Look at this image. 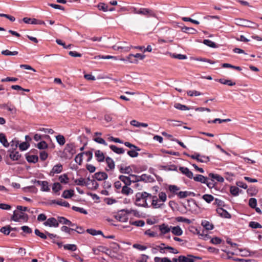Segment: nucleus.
<instances>
[{"label": "nucleus", "instance_id": "obj_36", "mask_svg": "<svg viewBox=\"0 0 262 262\" xmlns=\"http://www.w3.org/2000/svg\"><path fill=\"white\" fill-rule=\"evenodd\" d=\"M62 188V186L58 182L54 183L52 186V190L54 193L58 192L59 191L61 190Z\"/></svg>", "mask_w": 262, "mask_h": 262}, {"label": "nucleus", "instance_id": "obj_21", "mask_svg": "<svg viewBox=\"0 0 262 262\" xmlns=\"http://www.w3.org/2000/svg\"><path fill=\"white\" fill-rule=\"evenodd\" d=\"M95 156L97 158V160L99 162L104 161L105 159L104 154L100 150H97L95 151Z\"/></svg>", "mask_w": 262, "mask_h": 262}, {"label": "nucleus", "instance_id": "obj_15", "mask_svg": "<svg viewBox=\"0 0 262 262\" xmlns=\"http://www.w3.org/2000/svg\"><path fill=\"white\" fill-rule=\"evenodd\" d=\"M118 178L120 181L122 182L124 184V185H130L132 184L130 175L128 177L124 175H120L119 176Z\"/></svg>", "mask_w": 262, "mask_h": 262}, {"label": "nucleus", "instance_id": "obj_7", "mask_svg": "<svg viewBox=\"0 0 262 262\" xmlns=\"http://www.w3.org/2000/svg\"><path fill=\"white\" fill-rule=\"evenodd\" d=\"M58 220H57L54 217H50L48 219L46 222H45L43 224L46 226H49L50 227H57L59 226Z\"/></svg>", "mask_w": 262, "mask_h": 262}, {"label": "nucleus", "instance_id": "obj_40", "mask_svg": "<svg viewBox=\"0 0 262 262\" xmlns=\"http://www.w3.org/2000/svg\"><path fill=\"white\" fill-rule=\"evenodd\" d=\"M65 250H68L71 251H74L77 249V246L75 244H67L63 246Z\"/></svg>", "mask_w": 262, "mask_h": 262}, {"label": "nucleus", "instance_id": "obj_50", "mask_svg": "<svg viewBox=\"0 0 262 262\" xmlns=\"http://www.w3.org/2000/svg\"><path fill=\"white\" fill-rule=\"evenodd\" d=\"M249 226L253 229L262 228V226L259 223L253 221L250 222L249 223Z\"/></svg>", "mask_w": 262, "mask_h": 262}, {"label": "nucleus", "instance_id": "obj_30", "mask_svg": "<svg viewBox=\"0 0 262 262\" xmlns=\"http://www.w3.org/2000/svg\"><path fill=\"white\" fill-rule=\"evenodd\" d=\"M153 180V178L149 175L146 174H143L140 176V181H143L145 182H150Z\"/></svg>", "mask_w": 262, "mask_h": 262}, {"label": "nucleus", "instance_id": "obj_49", "mask_svg": "<svg viewBox=\"0 0 262 262\" xmlns=\"http://www.w3.org/2000/svg\"><path fill=\"white\" fill-rule=\"evenodd\" d=\"M98 8L100 10H102L104 12H107L108 11V6L107 5L104 3H100L98 5Z\"/></svg>", "mask_w": 262, "mask_h": 262}, {"label": "nucleus", "instance_id": "obj_32", "mask_svg": "<svg viewBox=\"0 0 262 262\" xmlns=\"http://www.w3.org/2000/svg\"><path fill=\"white\" fill-rule=\"evenodd\" d=\"M201 224L207 230H212L214 227L213 225L212 224L205 220L202 221Z\"/></svg>", "mask_w": 262, "mask_h": 262}, {"label": "nucleus", "instance_id": "obj_37", "mask_svg": "<svg viewBox=\"0 0 262 262\" xmlns=\"http://www.w3.org/2000/svg\"><path fill=\"white\" fill-rule=\"evenodd\" d=\"M41 191H49L50 188L49 187V183L46 181H43L41 183Z\"/></svg>", "mask_w": 262, "mask_h": 262}, {"label": "nucleus", "instance_id": "obj_35", "mask_svg": "<svg viewBox=\"0 0 262 262\" xmlns=\"http://www.w3.org/2000/svg\"><path fill=\"white\" fill-rule=\"evenodd\" d=\"M218 81L219 82H220L221 83H222V84H227V85H229V86H233V85H235V82H232L230 80H226V79H220L218 80Z\"/></svg>", "mask_w": 262, "mask_h": 262}, {"label": "nucleus", "instance_id": "obj_43", "mask_svg": "<svg viewBox=\"0 0 262 262\" xmlns=\"http://www.w3.org/2000/svg\"><path fill=\"white\" fill-rule=\"evenodd\" d=\"M174 107L182 111L189 110L190 108L186 105L182 104L179 103H176L174 104Z\"/></svg>", "mask_w": 262, "mask_h": 262}, {"label": "nucleus", "instance_id": "obj_58", "mask_svg": "<svg viewBox=\"0 0 262 262\" xmlns=\"http://www.w3.org/2000/svg\"><path fill=\"white\" fill-rule=\"evenodd\" d=\"M249 205L252 208H254L257 205V200L255 198H250L249 200Z\"/></svg>", "mask_w": 262, "mask_h": 262}, {"label": "nucleus", "instance_id": "obj_46", "mask_svg": "<svg viewBox=\"0 0 262 262\" xmlns=\"http://www.w3.org/2000/svg\"><path fill=\"white\" fill-rule=\"evenodd\" d=\"M239 189L235 186H231L230 188V193L234 196H237L239 194Z\"/></svg>", "mask_w": 262, "mask_h": 262}, {"label": "nucleus", "instance_id": "obj_18", "mask_svg": "<svg viewBox=\"0 0 262 262\" xmlns=\"http://www.w3.org/2000/svg\"><path fill=\"white\" fill-rule=\"evenodd\" d=\"M26 158L29 163H36L38 161V157L36 155H26Z\"/></svg>", "mask_w": 262, "mask_h": 262}, {"label": "nucleus", "instance_id": "obj_56", "mask_svg": "<svg viewBox=\"0 0 262 262\" xmlns=\"http://www.w3.org/2000/svg\"><path fill=\"white\" fill-rule=\"evenodd\" d=\"M72 209L73 210L75 211H77V212H80V213H83L84 214H88L87 211L86 210H85L83 208H80V207H76V206H73L72 207Z\"/></svg>", "mask_w": 262, "mask_h": 262}, {"label": "nucleus", "instance_id": "obj_45", "mask_svg": "<svg viewBox=\"0 0 262 262\" xmlns=\"http://www.w3.org/2000/svg\"><path fill=\"white\" fill-rule=\"evenodd\" d=\"M69 180V179L67 174H63L59 177V180L61 183L67 184Z\"/></svg>", "mask_w": 262, "mask_h": 262}, {"label": "nucleus", "instance_id": "obj_38", "mask_svg": "<svg viewBox=\"0 0 262 262\" xmlns=\"http://www.w3.org/2000/svg\"><path fill=\"white\" fill-rule=\"evenodd\" d=\"M130 225H134L137 227H143L145 225V222L142 220H138L136 221L129 222Z\"/></svg>", "mask_w": 262, "mask_h": 262}, {"label": "nucleus", "instance_id": "obj_26", "mask_svg": "<svg viewBox=\"0 0 262 262\" xmlns=\"http://www.w3.org/2000/svg\"><path fill=\"white\" fill-rule=\"evenodd\" d=\"M106 162L107 163V166L109 168V169H106V170H112L115 168V162L114 160L110 157H106L105 159Z\"/></svg>", "mask_w": 262, "mask_h": 262}, {"label": "nucleus", "instance_id": "obj_23", "mask_svg": "<svg viewBox=\"0 0 262 262\" xmlns=\"http://www.w3.org/2000/svg\"><path fill=\"white\" fill-rule=\"evenodd\" d=\"M74 195V191L73 190H66L63 192L62 194V197L64 199H70Z\"/></svg>", "mask_w": 262, "mask_h": 262}, {"label": "nucleus", "instance_id": "obj_31", "mask_svg": "<svg viewBox=\"0 0 262 262\" xmlns=\"http://www.w3.org/2000/svg\"><path fill=\"white\" fill-rule=\"evenodd\" d=\"M110 148L114 152L118 154H122L124 152V150L123 148H119L114 145H111L110 146Z\"/></svg>", "mask_w": 262, "mask_h": 262}, {"label": "nucleus", "instance_id": "obj_34", "mask_svg": "<svg viewBox=\"0 0 262 262\" xmlns=\"http://www.w3.org/2000/svg\"><path fill=\"white\" fill-rule=\"evenodd\" d=\"M56 139L57 143L61 146L63 145L66 143V139L63 135H58L56 136Z\"/></svg>", "mask_w": 262, "mask_h": 262}, {"label": "nucleus", "instance_id": "obj_17", "mask_svg": "<svg viewBox=\"0 0 262 262\" xmlns=\"http://www.w3.org/2000/svg\"><path fill=\"white\" fill-rule=\"evenodd\" d=\"M194 196L195 195V194L192 192H190V191H180L179 192V193H178V196L180 198V199H184V198H185L188 196Z\"/></svg>", "mask_w": 262, "mask_h": 262}, {"label": "nucleus", "instance_id": "obj_12", "mask_svg": "<svg viewBox=\"0 0 262 262\" xmlns=\"http://www.w3.org/2000/svg\"><path fill=\"white\" fill-rule=\"evenodd\" d=\"M58 222L62 224L68 225L71 227H74L76 226V224L72 223L70 220H68L64 217L63 216H58Z\"/></svg>", "mask_w": 262, "mask_h": 262}, {"label": "nucleus", "instance_id": "obj_5", "mask_svg": "<svg viewBox=\"0 0 262 262\" xmlns=\"http://www.w3.org/2000/svg\"><path fill=\"white\" fill-rule=\"evenodd\" d=\"M190 157L201 163H207L210 161V158L208 156H201L199 154L195 153L190 156Z\"/></svg>", "mask_w": 262, "mask_h": 262}, {"label": "nucleus", "instance_id": "obj_1", "mask_svg": "<svg viewBox=\"0 0 262 262\" xmlns=\"http://www.w3.org/2000/svg\"><path fill=\"white\" fill-rule=\"evenodd\" d=\"M150 195V193L145 191L137 193L135 195V205L139 207H149L147 201Z\"/></svg>", "mask_w": 262, "mask_h": 262}, {"label": "nucleus", "instance_id": "obj_33", "mask_svg": "<svg viewBox=\"0 0 262 262\" xmlns=\"http://www.w3.org/2000/svg\"><path fill=\"white\" fill-rule=\"evenodd\" d=\"M168 190L173 194L178 195V193H179L178 191L180 190V188L176 185H170L168 186Z\"/></svg>", "mask_w": 262, "mask_h": 262}, {"label": "nucleus", "instance_id": "obj_59", "mask_svg": "<svg viewBox=\"0 0 262 262\" xmlns=\"http://www.w3.org/2000/svg\"><path fill=\"white\" fill-rule=\"evenodd\" d=\"M37 147L40 149H44L48 147V144L45 141H42L37 144Z\"/></svg>", "mask_w": 262, "mask_h": 262}, {"label": "nucleus", "instance_id": "obj_54", "mask_svg": "<svg viewBox=\"0 0 262 262\" xmlns=\"http://www.w3.org/2000/svg\"><path fill=\"white\" fill-rule=\"evenodd\" d=\"M0 231L4 233L5 235H9L10 233V226H6L3 227L0 229Z\"/></svg>", "mask_w": 262, "mask_h": 262}, {"label": "nucleus", "instance_id": "obj_62", "mask_svg": "<svg viewBox=\"0 0 262 262\" xmlns=\"http://www.w3.org/2000/svg\"><path fill=\"white\" fill-rule=\"evenodd\" d=\"M130 176L131 178L132 183L140 182V176L130 174Z\"/></svg>", "mask_w": 262, "mask_h": 262}, {"label": "nucleus", "instance_id": "obj_39", "mask_svg": "<svg viewBox=\"0 0 262 262\" xmlns=\"http://www.w3.org/2000/svg\"><path fill=\"white\" fill-rule=\"evenodd\" d=\"M18 54L17 51H10L8 50H3L2 51V54L6 55V56H15L17 55Z\"/></svg>", "mask_w": 262, "mask_h": 262}, {"label": "nucleus", "instance_id": "obj_20", "mask_svg": "<svg viewBox=\"0 0 262 262\" xmlns=\"http://www.w3.org/2000/svg\"><path fill=\"white\" fill-rule=\"evenodd\" d=\"M208 177L209 178H210L213 180H216L219 182L222 183L224 181V178L217 174H214L213 173H210L208 174Z\"/></svg>", "mask_w": 262, "mask_h": 262}, {"label": "nucleus", "instance_id": "obj_19", "mask_svg": "<svg viewBox=\"0 0 262 262\" xmlns=\"http://www.w3.org/2000/svg\"><path fill=\"white\" fill-rule=\"evenodd\" d=\"M129 185H124L122 187L121 192L122 194L128 195L129 194H132L133 193V190L130 187H129Z\"/></svg>", "mask_w": 262, "mask_h": 262}, {"label": "nucleus", "instance_id": "obj_24", "mask_svg": "<svg viewBox=\"0 0 262 262\" xmlns=\"http://www.w3.org/2000/svg\"><path fill=\"white\" fill-rule=\"evenodd\" d=\"M171 232L175 235L180 236L183 234L182 229L179 226L171 227Z\"/></svg>", "mask_w": 262, "mask_h": 262}, {"label": "nucleus", "instance_id": "obj_53", "mask_svg": "<svg viewBox=\"0 0 262 262\" xmlns=\"http://www.w3.org/2000/svg\"><path fill=\"white\" fill-rule=\"evenodd\" d=\"M187 95L190 97H192L193 96H200L202 95V93H200V92L199 91H197L196 90H193V91H191V90H190V91H188L187 92Z\"/></svg>", "mask_w": 262, "mask_h": 262}, {"label": "nucleus", "instance_id": "obj_48", "mask_svg": "<svg viewBox=\"0 0 262 262\" xmlns=\"http://www.w3.org/2000/svg\"><path fill=\"white\" fill-rule=\"evenodd\" d=\"M113 49L115 50H119V49H123L125 52H128L130 50V47L125 46H119V45H115L113 47Z\"/></svg>", "mask_w": 262, "mask_h": 262}, {"label": "nucleus", "instance_id": "obj_47", "mask_svg": "<svg viewBox=\"0 0 262 262\" xmlns=\"http://www.w3.org/2000/svg\"><path fill=\"white\" fill-rule=\"evenodd\" d=\"M203 43L210 47L215 48L216 47V45L215 42H213L212 41L209 40V39H204L203 40Z\"/></svg>", "mask_w": 262, "mask_h": 262}, {"label": "nucleus", "instance_id": "obj_52", "mask_svg": "<svg viewBox=\"0 0 262 262\" xmlns=\"http://www.w3.org/2000/svg\"><path fill=\"white\" fill-rule=\"evenodd\" d=\"M34 233L37 236H38L39 237H40V238H41L42 239H47V238L48 235H47V234L46 233H42L37 229H36L35 230Z\"/></svg>", "mask_w": 262, "mask_h": 262}, {"label": "nucleus", "instance_id": "obj_60", "mask_svg": "<svg viewBox=\"0 0 262 262\" xmlns=\"http://www.w3.org/2000/svg\"><path fill=\"white\" fill-rule=\"evenodd\" d=\"M206 183H205V184L207 185L208 187L209 188H212L214 186V180L211 179L209 180V178H207V180L206 181Z\"/></svg>", "mask_w": 262, "mask_h": 262}, {"label": "nucleus", "instance_id": "obj_8", "mask_svg": "<svg viewBox=\"0 0 262 262\" xmlns=\"http://www.w3.org/2000/svg\"><path fill=\"white\" fill-rule=\"evenodd\" d=\"M139 14L143 15L147 17L155 16V13L153 11L147 8H140L139 10Z\"/></svg>", "mask_w": 262, "mask_h": 262}, {"label": "nucleus", "instance_id": "obj_25", "mask_svg": "<svg viewBox=\"0 0 262 262\" xmlns=\"http://www.w3.org/2000/svg\"><path fill=\"white\" fill-rule=\"evenodd\" d=\"M0 142L5 147H8L9 146V143L8 142L5 135L3 133H0Z\"/></svg>", "mask_w": 262, "mask_h": 262}, {"label": "nucleus", "instance_id": "obj_63", "mask_svg": "<svg viewBox=\"0 0 262 262\" xmlns=\"http://www.w3.org/2000/svg\"><path fill=\"white\" fill-rule=\"evenodd\" d=\"M75 229L73 228H69L67 226H63L61 228L62 231L65 232L66 233L70 234L71 231H74Z\"/></svg>", "mask_w": 262, "mask_h": 262}, {"label": "nucleus", "instance_id": "obj_51", "mask_svg": "<svg viewBox=\"0 0 262 262\" xmlns=\"http://www.w3.org/2000/svg\"><path fill=\"white\" fill-rule=\"evenodd\" d=\"M29 146V144L27 142H24L20 144L19 143L18 145L19 149L21 151H24L27 149Z\"/></svg>", "mask_w": 262, "mask_h": 262}, {"label": "nucleus", "instance_id": "obj_10", "mask_svg": "<svg viewBox=\"0 0 262 262\" xmlns=\"http://www.w3.org/2000/svg\"><path fill=\"white\" fill-rule=\"evenodd\" d=\"M216 212L222 217L230 219L231 217L230 214L227 210L222 208H217Z\"/></svg>", "mask_w": 262, "mask_h": 262}, {"label": "nucleus", "instance_id": "obj_64", "mask_svg": "<svg viewBox=\"0 0 262 262\" xmlns=\"http://www.w3.org/2000/svg\"><path fill=\"white\" fill-rule=\"evenodd\" d=\"M149 257L145 254L141 255V257H139L137 261V262H147V259H148Z\"/></svg>", "mask_w": 262, "mask_h": 262}, {"label": "nucleus", "instance_id": "obj_55", "mask_svg": "<svg viewBox=\"0 0 262 262\" xmlns=\"http://www.w3.org/2000/svg\"><path fill=\"white\" fill-rule=\"evenodd\" d=\"M83 155V152L78 154L75 158V162L78 164L79 165H80L82 163Z\"/></svg>", "mask_w": 262, "mask_h": 262}, {"label": "nucleus", "instance_id": "obj_9", "mask_svg": "<svg viewBox=\"0 0 262 262\" xmlns=\"http://www.w3.org/2000/svg\"><path fill=\"white\" fill-rule=\"evenodd\" d=\"M107 174L105 172H98L94 174L93 178L97 180L101 181L107 179Z\"/></svg>", "mask_w": 262, "mask_h": 262}, {"label": "nucleus", "instance_id": "obj_27", "mask_svg": "<svg viewBox=\"0 0 262 262\" xmlns=\"http://www.w3.org/2000/svg\"><path fill=\"white\" fill-rule=\"evenodd\" d=\"M9 152L10 153L9 157L13 161L18 160L21 157V155L18 151H10Z\"/></svg>", "mask_w": 262, "mask_h": 262}, {"label": "nucleus", "instance_id": "obj_42", "mask_svg": "<svg viewBox=\"0 0 262 262\" xmlns=\"http://www.w3.org/2000/svg\"><path fill=\"white\" fill-rule=\"evenodd\" d=\"M230 121H231L230 119H219V118H216V119H214L213 120H212V121L209 120V121H208V123H215L217 122H218L219 123H223V122H229Z\"/></svg>", "mask_w": 262, "mask_h": 262}, {"label": "nucleus", "instance_id": "obj_61", "mask_svg": "<svg viewBox=\"0 0 262 262\" xmlns=\"http://www.w3.org/2000/svg\"><path fill=\"white\" fill-rule=\"evenodd\" d=\"M138 150H130L127 151V154L132 158H135L138 156L139 154L137 152Z\"/></svg>", "mask_w": 262, "mask_h": 262}, {"label": "nucleus", "instance_id": "obj_57", "mask_svg": "<svg viewBox=\"0 0 262 262\" xmlns=\"http://www.w3.org/2000/svg\"><path fill=\"white\" fill-rule=\"evenodd\" d=\"M108 249L106 247H104V246H100L99 247H98L97 249H93V251L94 252L97 254L98 253L96 252L97 251H101V252H105L106 253V251H108Z\"/></svg>", "mask_w": 262, "mask_h": 262}, {"label": "nucleus", "instance_id": "obj_22", "mask_svg": "<svg viewBox=\"0 0 262 262\" xmlns=\"http://www.w3.org/2000/svg\"><path fill=\"white\" fill-rule=\"evenodd\" d=\"M123 61H128L130 63L137 64L138 63V60L134 57V54H130L127 57L126 59H121Z\"/></svg>", "mask_w": 262, "mask_h": 262}, {"label": "nucleus", "instance_id": "obj_29", "mask_svg": "<svg viewBox=\"0 0 262 262\" xmlns=\"http://www.w3.org/2000/svg\"><path fill=\"white\" fill-rule=\"evenodd\" d=\"M119 171L121 173L128 174L129 176L132 172V169L130 166L123 167L121 166L119 168Z\"/></svg>", "mask_w": 262, "mask_h": 262}, {"label": "nucleus", "instance_id": "obj_28", "mask_svg": "<svg viewBox=\"0 0 262 262\" xmlns=\"http://www.w3.org/2000/svg\"><path fill=\"white\" fill-rule=\"evenodd\" d=\"M192 178L196 182H199L205 184V183H206V181L207 177H205L201 174H196L195 177H193Z\"/></svg>", "mask_w": 262, "mask_h": 262}, {"label": "nucleus", "instance_id": "obj_16", "mask_svg": "<svg viewBox=\"0 0 262 262\" xmlns=\"http://www.w3.org/2000/svg\"><path fill=\"white\" fill-rule=\"evenodd\" d=\"M159 228L162 234H165L168 233L171 229V227H169L167 225L164 223L159 225Z\"/></svg>", "mask_w": 262, "mask_h": 262}, {"label": "nucleus", "instance_id": "obj_44", "mask_svg": "<svg viewBox=\"0 0 262 262\" xmlns=\"http://www.w3.org/2000/svg\"><path fill=\"white\" fill-rule=\"evenodd\" d=\"M202 198L208 203H211L214 200L213 195L208 194L203 195Z\"/></svg>", "mask_w": 262, "mask_h": 262}, {"label": "nucleus", "instance_id": "obj_41", "mask_svg": "<svg viewBox=\"0 0 262 262\" xmlns=\"http://www.w3.org/2000/svg\"><path fill=\"white\" fill-rule=\"evenodd\" d=\"M182 30L185 33H188L190 34H194L196 32L195 29L187 27H184L182 28Z\"/></svg>", "mask_w": 262, "mask_h": 262}, {"label": "nucleus", "instance_id": "obj_6", "mask_svg": "<svg viewBox=\"0 0 262 262\" xmlns=\"http://www.w3.org/2000/svg\"><path fill=\"white\" fill-rule=\"evenodd\" d=\"M126 210H122L116 215V219L120 222H126L128 220V216L125 212Z\"/></svg>", "mask_w": 262, "mask_h": 262}, {"label": "nucleus", "instance_id": "obj_4", "mask_svg": "<svg viewBox=\"0 0 262 262\" xmlns=\"http://www.w3.org/2000/svg\"><path fill=\"white\" fill-rule=\"evenodd\" d=\"M20 219L27 220L28 219V215L23 212L19 213L17 211L15 210L11 217V220L15 222H19Z\"/></svg>", "mask_w": 262, "mask_h": 262}, {"label": "nucleus", "instance_id": "obj_11", "mask_svg": "<svg viewBox=\"0 0 262 262\" xmlns=\"http://www.w3.org/2000/svg\"><path fill=\"white\" fill-rule=\"evenodd\" d=\"M62 170V165L61 164H58L55 165L50 172V176H53L55 173H59Z\"/></svg>", "mask_w": 262, "mask_h": 262}, {"label": "nucleus", "instance_id": "obj_13", "mask_svg": "<svg viewBox=\"0 0 262 262\" xmlns=\"http://www.w3.org/2000/svg\"><path fill=\"white\" fill-rule=\"evenodd\" d=\"M19 145V141L16 139V138H14L13 139L10 143H9V146L10 145L11 148L8 150V152L10 151H16L17 147Z\"/></svg>", "mask_w": 262, "mask_h": 262}, {"label": "nucleus", "instance_id": "obj_14", "mask_svg": "<svg viewBox=\"0 0 262 262\" xmlns=\"http://www.w3.org/2000/svg\"><path fill=\"white\" fill-rule=\"evenodd\" d=\"M179 170L183 174H185L188 178L192 179L193 177V173L190 171L187 167H180Z\"/></svg>", "mask_w": 262, "mask_h": 262}, {"label": "nucleus", "instance_id": "obj_2", "mask_svg": "<svg viewBox=\"0 0 262 262\" xmlns=\"http://www.w3.org/2000/svg\"><path fill=\"white\" fill-rule=\"evenodd\" d=\"M76 152L74 143H70L66 145L63 151V157L66 159H71L73 155Z\"/></svg>", "mask_w": 262, "mask_h": 262}, {"label": "nucleus", "instance_id": "obj_3", "mask_svg": "<svg viewBox=\"0 0 262 262\" xmlns=\"http://www.w3.org/2000/svg\"><path fill=\"white\" fill-rule=\"evenodd\" d=\"M235 24L238 26L249 27V28H255L251 25H255V24L252 21H249L247 19L242 18H236Z\"/></svg>", "mask_w": 262, "mask_h": 262}]
</instances>
